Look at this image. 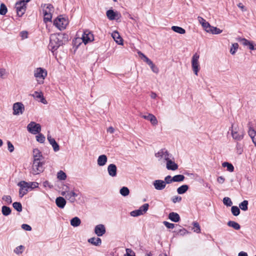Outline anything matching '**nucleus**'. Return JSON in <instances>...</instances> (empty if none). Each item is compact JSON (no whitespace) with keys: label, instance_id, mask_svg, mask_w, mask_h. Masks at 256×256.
<instances>
[{"label":"nucleus","instance_id":"obj_6","mask_svg":"<svg viewBox=\"0 0 256 256\" xmlns=\"http://www.w3.org/2000/svg\"><path fill=\"white\" fill-rule=\"evenodd\" d=\"M28 130L33 134H39L41 131V126L34 122H31L27 126Z\"/></svg>","mask_w":256,"mask_h":256},{"label":"nucleus","instance_id":"obj_40","mask_svg":"<svg viewBox=\"0 0 256 256\" xmlns=\"http://www.w3.org/2000/svg\"><path fill=\"white\" fill-rule=\"evenodd\" d=\"M238 48V44L236 42L232 44L230 50V52L232 54H235Z\"/></svg>","mask_w":256,"mask_h":256},{"label":"nucleus","instance_id":"obj_60","mask_svg":"<svg viewBox=\"0 0 256 256\" xmlns=\"http://www.w3.org/2000/svg\"><path fill=\"white\" fill-rule=\"evenodd\" d=\"M182 200V198L180 196H174L172 198V202L174 203L180 202Z\"/></svg>","mask_w":256,"mask_h":256},{"label":"nucleus","instance_id":"obj_23","mask_svg":"<svg viewBox=\"0 0 256 256\" xmlns=\"http://www.w3.org/2000/svg\"><path fill=\"white\" fill-rule=\"evenodd\" d=\"M112 36L116 42L118 44H122L123 40L118 32H114L112 33Z\"/></svg>","mask_w":256,"mask_h":256},{"label":"nucleus","instance_id":"obj_50","mask_svg":"<svg viewBox=\"0 0 256 256\" xmlns=\"http://www.w3.org/2000/svg\"><path fill=\"white\" fill-rule=\"evenodd\" d=\"M36 140L40 143L44 142L45 140L44 136L42 134L39 133L38 136H36Z\"/></svg>","mask_w":256,"mask_h":256},{"label":"nucleus","instance_id":"obj_25","mask_svg":"<svg viewBox=\"0 0 256 256\" xmlns=\"http://www.w3.org/2000/svg\"><path fill=\"white\" fill-rule=\"evenodd\" d=\"M88 242L94 246H99L102 244V240L99 238H91L88 240Z\"/></svg>","mask_w":256,"mask_h":256},{"label":"nucleus","instance_id":"obj_39","mask_svg":"<svg viewBox=\"0 0 256 256\" xmlns=\"http://www.w3.org/2000/svg\"><path fill=\"white\" fill-rule=\"evenodd\" d=\"M120 194L124 196H128L130 194V190L127 187L124 186L120 190Z\"/></svg>","mask_w":256,"mask_h":256},{"label":"nucleus","instance_id":"obj_35","mask_svg":"<svg viewBox=\"0 0 256 256\" xmlns=\"http://www.w3.org/2000/svg\"><path fill=\"white\" fill-rule=\"evenodd\" d=\"M222 166L226 168L227 170L230 172H232L234 170V167L232 164L228 162H224L222 164Z\"/></svg>","mask_w":256,"mask_h":256},{"label":"nucleus","instance_id":"obj_55","mask_svg":"<svg viewBox=\"0 0 256 256\" xmlns=\"http://www.w3.org/2000/svg\"><path fill=\"white\" fill-rule=\"evenodd\" d=\"M24 249V246H20L16 248L14 250V252L16 254H20L22 252V250Z\"/></svg>","mask_w":256,"mask_h":256},{"label":"nucleus","instance_id":"obj_52","mask_svg":"<svg viewBox=\"0 0 256 256\" xmlns=\"http://www.w3.org/2000/svg\"><path fill=\"white\" fill-rule=\"evenodd\" d=\"M124 256H136L135 252L131 248H126Z\"/></svg>","mask_w":256,"mask_h":256},{"label":"nucleus","instance_id":"obj_11","mask_svg":"<svg viewBox=\"0 0 256 256\" xmlns=\"http://www.w3.org/2000/svg\"><path fill=\"white\" fill-rule=\"evenodd\" d=\"M13 114L14 115H20L22 114L24 110V105L22 102H16L13 105Z\"/></svg>","mask_w":256,"mask_h":256},{"label":"nucleus","instance_id":"obj_8","mask_svg":"<svg viewBox=\"0 0 256 256\" xmlns=\"http://www.w3.org/2000/svg\"><path fill=\"white\" fill-rule=\"evenodd\" d=\"M16 8L18 16H22L26 10V4L21 0L19 1L16 4Z\"/></svg>","mask_w":256,"mask_h":256},{"label":"nucleus","instance_id":"obj_16","mask_svg":"<svg viewBox=\"0 0 256 256\" xmlns=\"http://www.w3.org/2000/svg\"><path fill=\"white\" fill-rule=\"evenodd\" d=\"M48 140L50 144L52 146L54 150V152H58L60 150V146L56 142L54 138H52L50 135L48 134Z\"/></svg>","mask_w":256,"mask_h":256},{"label":"nucleus","instance_id":"obj_58","mask_svg":"<svg viewBox=\"0 0 256 256\" xmlns=\"http://www.w3.org/2000/svg\"><path fill=\"white\" fill-rule=\"evenodd\" d=\"M172 178L170 176H168L166 177H165L164 180V181L166 182V184H170L172 182H173V180H172Z\"/></svg>","mask_w":256,"mask_h":256},{"label":"nucleus","instance_id":"obj_17","mask_svg":"<svg viewBox=\"0 0 256 256\" xmlns=\"http://www.w3.org/2000/svg\"><path fill=\"white\" fill-rule=\"evenodd\" d=\"M166 168L168 170H175L178 168V165L170 158L166 161Z\"/></svg>","mask_w":256,"mask_h":256},{"label":"nucleus","instance_id":"obj_5","mask_svg":"<svg viewBox=\"0 0 256 256\" xmlns=\"http://www.w3.org/2000/svg\"><path fill=\"white\" fill-rule=\"evenodd\" d=\"M28 182L22 180L18 184V186H20L19 196L20 198L23 197L30 190Z\"/></svg>","mask_w":256,"mask_h":256},{"label":"nucleus","instance_id":"obj_2","mask_svg":"<svg viewBox=\"0 0 256 256\" xmlns=\"http://www.w3.org/2000/svg\"><path fill=\"white\" fill-rule=\"evenodd\" d=\"M44 160H33L31 172L34 174H38L44 170Z\"/></svg>","mask_w":256,"mask_h":256},{"label":"nucleus","instance_id":"obj_53","mask_svg":"<svg viewBox=\"0 0 256 256\" xmlns=\"http://www.w3.org/2000/svg\"><path fill=\"white\" fill-rule=\"evenodd\" d=\"M130 215L132 216H138L142 215V212H140V210H136L131 212Z\"/></svg>","mask_w":256,"mask_h":256},{"label":"nucleus","instance_id":"obj_33","mask_svg":"<svg viewBox=\"0 0 256 256\" xmlns=\"http://www.w3.org/2000/svg\"><path fill=\"white\" fill-rule=\"evenodd\" d=\"M172 30L178 34H184L186 33V30L184 28L178 26H172Z\"/></svg>","mask_w":256,"mask_h":256},{"label":"nucleus","instance_id":"obj_32","mask_svg":"<svg viewBox=\"0 0 256 256\" xmlns=\"http://www.w3.org/2000/svg\"><path fill=\"white\" fill-rule=\"evenodd\" d=\"M228 226L234 228L236 230H238L240 228V225L236 222L230 220L227 224Z\"/></svg>","mask_w":256,"mask_h":256},{"label":"nucleus","instance_id":"obj_1","mask_svg":"<svg viewBox=\"0 0 256 256\" xmlns=\"http://www.w3.org/2000/svg\"><path fill=\"white\" fill-rule=\"evenodd\" d=\"M65 34L62 33L52 34L50 38V43L48 46L49 50L54 52L60 46H62L65 42Z\"/></svg>","mask_w":256,"mask_h":256},{"label":"nucleus","instance_id":"obj_30","mask_svg":"<svg viewBox=\"0 0 256 256\" xmlns=\"http://www.w3.org/2000/svg\"><path fill=\"white\" fill-rule=\"evenodd\" d=\"M188 189V186L186 184H184L177 188V192L180 194H184Z\"/></svg>","mask_w":256,"mask_h":256},{"label":"nucleus","instance_id":"obj_7","mask_svg":"<svg viewBox=\"0 0 256 256\" xmlns=\"http://www.w3.org/2000/svg\"><path fill=\"white\" fill-rule=\"evenodd\" d=\"M200 55L198 53H195L192 58V70L196 75H198V72L200 70V64L198 59Z\"/></svg>","mask_w":256,"mask_h":256},{"label":"nucleus","instance_id":"obj_12","mask_svg":"<svg viewBox=\"0 0 256 256\" xmlns=\"http://www.w3.org/2000/svg\"><path fill=\"white\" fill-rule=\"evenodd\" d=\"M106 228L104 224H99L94 228V232L98 236H102L106 233Z\"/></svg>","mask_w":256,"mask_h":256},{"label":"nucleus","instance_id":"obj_44","mask_svg":"<svg viewBox=\"0 0 256 256\" xmlns=\"http://www.w3.org/2000/svg\"><path fill=\"white\" fill-rule=\"evenodd\" d=\"M8 12V9L6 6L2 3L0 6V14L5 15Z\"/></svg>","mask_w":256,"mask_h":256},{"label":"nucleus","instance_id":"obj_45","mask_svg":"<svg viewBox=\"0 0 256 256\" xmlns=\"http://www.w3.org/2000/svg\"><path fill=\"white\" fill-rule=\"evenodd\" d=\"M57 178L60 180H65L66 178V175L63 171L60 170L58 173Z\"/></svg>","mask_w":256,"mask_h":256},{"label":"nucleus","instance_id":"obj_57","mask_svg":"<svg viewBox=\"0 0 256 256\" xmlns=\"http://www.w3.org/2000/svg\"><path fill=\"white\" fill-rule=\"evenodd\" d=\"M164 225L168 228H174L175 224H174L170 223L168 222H164Z\"/></svg>","mask_w":256,"mask_h":256},{"label":"nucleus","instance_id":"obj_28","mask_svg":"<svg viewBox=\"0 0 256 256\" xmlns=\"http://www.w3.org/2000/svg\"><path fill=\"white\" fill-rule=\"evenodd\" d=\"M248 133L256 146V132L249 126V130Z\"/></svg>","mask_w":256,"mask_h":256},{"label":"nucleus","instance_id":"obj_22","mask_svg":"<svg viewBox=\"0 0 256 256\" xmlns=\"http://www.w3.org/2000/svg\"><path fill=\"white\" fill-rule=\"evenodd\" d=\"M32 96L35 98H40V102L44 104L47 103L42 92H38L36 91L32 94Z\"/></svg>","mask_w":256,"mask_h":256},{"label":"nucleus","instance_id":"obj_62","mask_svg":"<svg viewBox=\"0 0 256 256\" xmlns=\"http://www.w3.org/2000/svg\"><path fill=\"white\" fill-rule=\"evenodd\" d=\"M240 42H242L244 46H248V44H250V41L244 38H240Z\"/></svg>","mask_w":256,"mask_h":256},{"label":"nucleus","instance_id":"obj_14","mask_svg":"<svg viewBox=\"0 0 256 256\" xmlns=\"http://www.w3.org/2000/svg\"><path fill=\"white\" fill-rule=\"evenodd\" d=\"M108 174L112 177H115L117 174V168L116 164H112L108 166Z\"/></svg>","mask_w":256,"mask_h":256},{"label":"nucleus","instance_id":"obj_29","mask_svg":"<svg viewBox=\"0 0 256 256\" xmlns=\"http://www.w3.org/2000/svg\"><path fill=\"white\" fill-rule=\"evenodd\" d=\"M207 32L212 34H220L222 32V30L216 27L211 26L210 28L207 30Z\"/></svg>","mask_w":256,"mask_h":256},{"label":"nucleus","instance_id":"obj_20","mask_svg":"<svg viewBox=\"0 0 256 256\" xmlns=\"http://www.w3.org/2000/svg\"><path fill=\"white\" fill-rule=\"evenodd\" d=\"M33 157L34 160H44V157L42 152L38 148H35L33 150Z\"/></svg>","mask_w":256,"mask_h":256},{"label":"nucleus","instance_id":"obj_63","mask_svg":"<svg viewBox=\"0 0 256 256\" xmlns=\"http://www.w3.org/2000/svg\"><path fill=\"white\" fill-rule=\"evenodd\" d=\"M188 233V232L185 229H180L178 232V234L180 236H184L186 234Z\"/></svg>","mask_w":256,"mask_h":256},{"label":"nucleus","instance_id":"obj_21","mask_svg":"<svg viewBox=\"0 0 256 256\" xmlns=\"http://www.w3.org/2000/svg\"><path fill=\"white\" fill-rule=\"evenodd\" d=\"M56 203L58 208H63L66 206V200L64 198L59 196L56 198Z\"/></svg>","mask_w":256,"mask_h":256},{"label":"nucleus","instance_id":"obj_18","mask_svg":"<svg viewBox=\"0 0 256 256\" xmlns=\"http://www.w3.org/2000/svg\"><path fill=\"white\" fill-rule=\"evenodd\" d=\"M142 118L146 120H150L153 126H156L158 124V120L156 117L152 114H149L147 116H143Z\"/></svg>","mask_w":256,"mask_h":256},{"label":"nucleus","instance_id":"obj_19","mask_svg":"<svg viewBox=\"0 0 256 256\" xmlns=\"http://www.w3.org/2000/svg\"><path fill=\"white\" fill-rule=\"evenodd\" d=\"M108 161V158L106 155L102 154L98 157L97 162L98 166H104Z\"/></svg>","mask_w":256,"mask_h":256},{"label":"nucleus","instance_id":"obj_34","mask_svg":"<svg viewBox=\"0 0 256 256\" xmlns=\"http://www.w3.org/2000/svg\"><path fill=\"white\" fill-rule=\"evenodd\" d=\"M11 212H12V210L10 208L7 206H2V214L4 215V216H8L9 214H10L11 213Z\"/></svg>","mask_w":256,"mask_h":256},{"label":"nucleus","instance_id":"obj_46","mask_svg":"<svg viewBox=\"0 0 256 256\" xmlns=\"http://www.w3.org/2000/svg\"><path fill=\"white\" fill-rule=\"evenodd\" d=\"M223 203L228 206H230L232 204V202L230 198L228 197H224L223 198Z\"/></svg>","mask_w":256,"mask_h":256},{"label":"nucleus","instance_id":"obj_47","mask_svg":"<svg viewBox=\"0 0 256 256\" xmlns=\"http://www.w3.org/2000/svg\"><path fill=\"white\" fill-rule=\"evenodd\" d=\"M149 207V204H144L140 208L139 210H140V212H142V214L146 213L147 210H148Z\"/></svg>","mask_w":256,"mask_h":256},{"label":"nucleus","instance_id":"obj_26","mask_svg":"<svg viewBox=\"0 0 256 256\" xmlns=\"http://www.w3.org/2000/svg\"><path fill=\"white\" fill-rule=\"evenodd\" d=\"M168 218L172 221L175 222H178L180 220V216L179 214L174 212H172L169 214Z\"/></svg>","mask_w":256,"mask_h":256},{"label":"nucleus","instance_id":"obj_31","mask_svg":"<svg viewBox=\"0 0 256 256\" xmlns=\"http://www.w3.org/2000/svg\"><path fill=\"white\" fill-rule=\"evenodd\" d=\"M81 220L78 217H74L70 220V224L74 227L79 226Z\"/></svg>","mask_w":256,"mask_h":256},{"label":"nucleus","instance_id":"obj_4","mask_svg":"<svg viewBox=\"0 0 256 256\" xmlns=\"http://www.w3.org/2000/svg\"><path fill=\"white\" fill-rule=\"evenodd\" d=\"M155 156L158 158V160H164L166 162L172 157V155L169 153L166 148H164L160 149L156 153Z\"/></svg>","mask_w":256,"mask_h":256},{"label":"nucleus","instance_id":"obj_27","mask_svg":"<svg viewBox=\"0 0 256 256\" xmlns=\"http://www.w3.org/2000/svg\"><path fill=\"white\" fill-rule=\"evenodd\" d=\"M118 16V13L114 12L113 10H109L106 12V16L110 20H114L116 19Z\"/></svg>","mask_w":256,"mask_h":256},{"label":"nucleus","instance_id":"obj_48","mask_svg":"<svg viewBox=\"0 0 256 256\" xmlns=\"http://www.w3.org/2000/svg\"><path fill=\"white\" fill-rule=\"evenodd\" d=\"M2 199L6 202V204H9L12 202V198L10 196H4Z\"/></svg>","mask_w":256,"mask_h":256},{"label":"nucleus","instance_id":"obj_10","mask_svg":"<svg viewBox=\"0 0 256 256\" xmlns=\"http://www.w3.org/2000/svg\"><path fill=\"white\" fill-rule=\"evenodd\" d=\"M82 38L83 42L85 44L94 40L93 34L90 31L88 30L84 31Z\"/></svg>","mask_w":256,"mask_h":256},{"label":"nucleus","instance_id":"obj_54","mask_svg":"<svg viewBox=\"0 0 256 256\" xmlns=\"http://www.w3.org/2000/svg\"><path fill=\"white\" fill-rule=\"evenodd\" d=\"M7 144H8V150H9V152H13L14 148V146H13L12 143L10 141L8 140L7 142Z\"/></svg>","mask_w":256,"mask_h":256},{"label":"nucleus","instance_id":"obj_37","mask_svg":"<svg viewBox=\"0 0 256 256\" xmlns=\"http://www.w3.org/2000/svg\"><path fill=\"white\" fill-rule=\"evenodd\" d=\"M184 176L182 174L176 175L172 177V180L173 182H182L184 180Z\"/></svg>","mask_w":256,"mask_h":256},{"label":"nucleus","instance_id":"obj_61","mask_svg":"<svg viewBox=\"0 0 256 256\" xmlns=\"http://www.w3.org/2000/svg\"><path fill=\"white\" fill-rule=\"evenodd\" d=\"M28 32L26 31H22L20 32V36L22 39H25L28 38Z\"/></svg>","mask_w":256,"mask_h":256},{"label":"nucleus","instance_id":"obj_49","mask_svg":"<svg viewBox=\"0 0 256 256\" xmlns=\"http://www.w3.org/2000/svg\"><path fill=\"white\" fill-rule=\"evenodd\" d=\"M202 25L206 32H207V30H208V29H210L211 26L210 24L208 22H206V20H202Z\"/></svg>","mask_w":256,"mask_h":256},{"label":"nucleus","instance_id":"obj_59","mask_svg":"<svg viewBox=\"0 0 256 256\" xmlns=\"http://www.w3.org/2000/svg\"><path fill=\"white\" fill-rule=\"evenodd\" d=\"M22 228L26 231H30L32 230V227L27 224H22Z\"/></svg>","mask_w":256,"mask_h":256},{"label":"nucleus","instance_id":"obj_24","mask_svg":"<svg viewBox=\"0 0 256 256\" xmlns=\"http://www.w3.org/2000/svg\"><path fill=\"white\" fill-rule=\"evenodd\" d=\"M44 14V22L45 23H47L48 22H51L52 18V14L50 13V12H48L46 10H43Z\"/></svg>","mask_w":256,"mask_h":256},{"label":"nucleus","instance_id":"obj_56","mask_svg":"<svg viewBox=\"0 0 256 256\" xmlns=\"http://www.w3.org/2000/svg\"><path fill=\"white\" fill-rule=\"evenodd\" d=\"M150 67L152 70L156 74H158V72L159 70L158 68L154 63H152V64L150 65Z\"/></svg>","mask_w":256,"mask_h":256},{"label":"nucleus","instance_id":"obj_9","mask_svg":"<svg viewBox=\"0 0 256 256\" xmlns=\"http://www.w3.org/2000/svg\"><path fill=\"white\" fill-rule=\"evenodd\" d=\"M68 22L64 18H57L54 22V24L60 30L66 28Z\"/></svg>","mask_w":256,"mask_h":256},{"label":"nucleus","instance_id":"obj_38","mask_svg":"<svg viewBox=\"0 0 256 256\" xmlns=\"http://www.w3.org/2000/svg\"><path fill=\"white\" fill-rule=\"evenodd\" d=\"M66 198L71 203H74L76 200V198L72 194L71 191L70 190H68Z\"/></svg>","mask_w":256,"mask_h":256},{"label":"nucleus","instance_id":"obj_42","mask_svg":"<svg viewBox=\"0 0 256 256\" xmlns=\"http://www.w3.org/2000/svg\"><path fill=\"white\" fill-rule=\"evenodd\" d=\"M231 211L232 214L234 216H238L240 213V208L237 206H232L231 208Z\"/></svg>","mask_w":256,"mask_h":256},{"label":"nucleus","instance_id":"obj_64","mask_svg":"<svg viewBox=\"0 0 256 256\" xmlns=\"http://www.w3.org/2000/svg\"><path fill=\"white\" fill-rule=\"evenodd\" d=\"M225 181V178L222 176H218L217 178V182L220 184H223Z\"/></svg>","mask_w":256,"mask_h":256},{"label":"nucleus","instance_id":"obj_41","mask_svg":"<svg viewBox=\"0 0 256 256\" xmlns=\"http://www.w3.org/2000/svg\"><path fill=\"white\" fill-rule=\"evenodd\" d=\"M14 208L18 212L22 211V204L19 202H14L12 204Z\"/></svg>","mask_w":256,"mask_h":256},{"label":"nucleus","instance_id":"obj_43","mask_svg":"<svg viewBox=\"0 0 256 256\" xmlns=\"http://www.w3.org/2000/svg\"><path fill=\"white\" fill-rule=\"evenodd\" d=\"M192 224L194 226V227L192 228V230L194 231L198 234L200 232V228L198 222H194L192 223Z\"/></svg>","mask_w":256,"mask_h":256},{"label":"nucleus","instance_id":"obj_36","mask_svg":"<svg viewBox=\"0 0 256 256\" xmlns=\"http://www.w3.org/2000/svg\"><path fill=\"white\" fill-rule=\"evenodd\" d=\"M248 202L246 200H244L239 204L240 208L242 210L246 211L248 210Z\"/></svg>","mask_w":256,"mask_h":256},{"label":"nucleus","instance_id":"obj_15","mask_svg":"<svg viewBox=\"0 0 256 256\" xmlns=\"http://www.w3.org/2000/svg\"><path fill=\"white\" fill-rule=\"evenodd\" d=\"M231 133L233 138L236 140L240 141L244 138V133L242 131H235L232 129Z\"/></svg>","mask_w":256,"mask_h":256},{"label":"nucleus","instance_id":"obj_3","mask_svg":"<svg viewBox=\"0 0 256 256\" xmlns=\"http://www.w3.org/2000/svg\"><path fill=\"white\" fill-rule=\"evenodd\" d=\"M34 76L37 78L38 84H42L47 76V72L42 68H39L34 70Z\"/></svg>","mask_w":256,"mask_h":256},{"label":"nucleus","instance_id":"obj_13","mask_svg":"<svg viewBox=\"0 0 256 256\" xmlns=\"http://www.w3.org/2000/svg\"><path fill=\"white\" fill-rule=\"evenodd\" d=\"M153 185L156 190H162L166 188V182L160 180H158L154 181Z\"/></svg>","mask_w":256,"mask_h":256},{"label":"nucleus","instance_id":"obj_51","mask_svg":"<svg viewBox=\"0 0 256 256\" xmlns=\"http://www.w3.org/2000/svg\"><path fill=\"white\" fill-rule=\"evenodd\" d=\"M28 186L30 187V190H32L34 188H38V184L37 182H28Z\"/></svg>","mask_w":256,"mask_h":256}]
</instances>
